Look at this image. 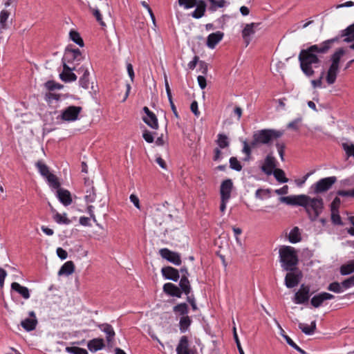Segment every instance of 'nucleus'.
Instances as JSON below:
<instances>
[{"label":"nucleus","mask_w":354,"mask_h":354,"mask_svg":"<svg viewBox=\"0 0 354 354\" xmlns=\"http://www.w3.org/2000/svg\"><path fill=\"white\" fill-rule=\"evenodd\" d=\"M142 137L145 139V140L148 143H152L154 140L153 134L147 130H145L143 132Z\"/></svg>","instance_id":"nucleus-63"},{"label":"nucleus","mask_w":354,"mask_h":354,"mask_svg":"<svg viewBox=\"0 0 354 354\" xmlns=\"http://www.w3.org/2000/svg\"><path fill=\"white\" fill-rule=\"evenodd\" d=\"M87 347L91 352L95 353L104 347V340L102 338H94L88 342Z\"/></svg>","instance_id":"nucleus-25"},{"label":"nucleus","mask_w":354,"mask_h":354,"mask_svg":"<svg viewBox=\"0 0 354 354\" xmlns=\"http://www.w3.org/2000/svg\"><path fill=\"white\" fill-rule=\"evenodd\" d=\"M338 40V37L327 39L319 44L312 45L300 51L299 61L301 68L306 75L311 77L314 75L313 68L320 66L322 55L327 53Z\"/></svg>","instance_id":"nucleus-1"},{"label":"nucleus","mask_w":354,"mask_h":354,"mask_svg":"<svg viewBox=\"0 0 354 354\" xmlns=\"http://www.w3.org/2000/svg\"><path fill=\"white\" fill-rule=\"evenodd\" d=\"M288 240L292 243H296L301 240L300 230L298 227H294L288 234Z\"/></svg>","instance_id":"nucleus-33"},{"label":"nucleus","mask_w":354,"mask_h":354,"mask_svg":"<svg viewBox=\"0 0 354 354\" xmlns=\"http://www.w3.org/2000/svg\"><path fill=\"white\" fill-rule=\"evenodd\" d=\"M84 59V56L78 48L69 49L66 48L62 58L63 64H80V63Z\"/></svg>","instance_id":"nucleus-7"},{"label":"nucleus","mask_w":354,"mask_h":354,"mask_svg":"<svg viewBox=\"0 0 354 354\" xmlns=\"http://www.w3.org/2000/svg\"><path fill=\"white\" fill-rule=\"evenodd\" d=\"M216 144L221 149H224L230 145V142L228 140V138L226 135L219 133L218 135V139L216 140Z\"/></svg>","instance_id":"nucleus-44"},{"label":"nucleus","mask_w":354,"mask_h":354,"mask_svg":"<svg viewBox=\"0 0 354 354\" xmlns=\"http://www.w3.org/2000/svg\"><path fill=\"white\" fill-rule=\"evenodd\" d=\"M164 292L172 297L180 298L182 295L180 289L176 285L171 283H167L163 286Z\"/></svg>","instance_id":"nucleus-23"},{"label":"nucleus","mask_w":354,"mask_h":354,"mask_svg":"<svg viewBox=\"0 0 354 354\" xmlns=\"http://www.w3.org/2000/svg\"><path fill=\"white\" fill-rule=\"evenodd\" d=\"M301 277V272L297 268H295L293 271H289L285 277V284L286 287L292 288L297 286L299 284Z\"/></svg>","instance_id":"nucleus-10"},{"label":"nucleus","mask_w":354,"mask_h":354,"mask_svg":"<svg viewBox=\"0 0 354 354\" xmlns=\"http://www.w3.org/2000/svg\"><path fill=\"white\" fill-rule=\"evenodd\" d=\"M341 204V200L338 197H335L330 204V211H339Z\"/></svg>","instance_id":"nucleus-60"},{"label":"nucleus","mask_w":354,"mask_h":354,"mask_svg":"<svg viewBox=\"0 0 354 354\" xmlns=\"http://www.w3.org/2000/svg\"><path fill=\"white\" fill-rule=\"evenodd\" d=\"M243 147L242 151L247 156V158H245V160H248L251 155V147H250V145L246 141H244L243 142Z\"/></svg>","instance_id":"nucleus-62"},{"label":"nucleus","mask_w":354,"mask_h":354,"mask_svg":"<svg viewBox=\"0 0 354 354\" xmlns=\"http://www.w3.org/2000/svg\"><path fill=\"white\" fill-rule=\"evenodd\" d=\"M260 26L259 23H250L247 24L242 30V37L246 46L249 45L252 40V36L255 34L256 30Z\"/></svg>","instance_id":"nucleus-12"},{"label":"nucleus","mask_w":354,"mask_h":354,"mask_svg":"<svg viewBox=\"0 0 354 354\" xmlns=\"http://www.w3.org/2000/svg\"><path fill=\"white\" fill-rule=\"evenodd\" d=\"M180 6L185 9H189L196 6L192 12L191 16L195 19H200L204 16L206 10V3L203 0H178Z\"/></svg>","instance_id":"nucleus-4"},{"label":"nucleus","mask_w":354,"mask_h":354,"mask_svg":"<svg viewBox=\"0 0 354 354\" xmlns=\"http://www.w3.org/2000/svg\"><path fill=\"white\" fill-rule=\"evenodd\" d=\"M57 197L64 206H68L72 203L71 194L70 192L66 189L61 188L57 189Z\"/></svg>","instance_id":"nucleus-20"},{"label":"nucleus","mask_w":354,"mask_h":354,"mask_svg":"<svg viewBox=\"0 0 354 354\" xmlns=\"http://www.w3.org/2000/svg\"><path fill=\"white\" fill-rule=\"evenodd\" d=\"M310 286L304 284L301 285L298 291L295 294L293 301L297 304H303L308 301L310 294Z\"/></svg>","instance_id":"nucleus-9"},{"label":"nucleus","mask_w":354,"mask_h":354,"mask_svg":"<svg viewBox=\"0 0 354 354\" xmlns=\"http://www.w3.org/2000/svg\"><path fill=\"white\" fill-rule=\"evenodd\" d=\"M277 160L272 153H269L265 158L263 165L261 167V171L270 176L277 169Z\"/></svg>","instance_id":"nucleus-13"},{"label":"nucleus","mask_w":354,"mask_h":354,"mask_svg":"<svg viewBox=\"0 0 354 354\" xmlns=\"http://www.w3.org/2000/svg\"><path fill=\"white\" fill-rule=\"evenodd\" d=\"M10 16V12L6 10H3L0 12V30L7 28L6 21Z\"/></svg>","instance_id":"nucleus-43"},{"label":"nucleus","mask_w":354,"mask_h":354,"mask_svg":"<svg viewBox=\"0 0 354 354\" xmlns=\"http://www.w3.org/2000/svg\"><path fill=\"white\" fill-rule=\"evenodd\" d=\"M304 196V194L283 196L280 198V201L287 205L301 206Z\"/></svg>","instance_id":"nucleus-22"},{"label":"nucleus","mask_w":354,"mask_h":354,"mask_svg":"<svg viewBox=\"0 0 354 354\" xmlns=\"http://www.w3.org/2000/svg\"><path fill=\"white\" fill-rule=\"evenodd\" d=\"M45 100L50 103L53 100H59V95L53 93H48L45 95Z\"/></svg>","instance_id":"nucleus-64"},{"label":"nucleus","mask_w":354,"mask_h":354,"mask_svg":"<svg viewBox=\"0 0 354 354\" xmlns=\"http://www.w3.org/2000/svg\"><path fill=\"white\" fill-rule=\"evenodd\" d=\"M327 289L329 291H331V292H333L335 293H341V292H344V290H345L342 286V282L341 283H339L338 282H333L329 284Z\"/></svg>","instance_id":"nucleus-45"},{"label":"nucleus","mask_w":354,"mask_h":354,"mask_svg":"<svg viewBox=\"0 0 354 354\" xmlns=\"http://www.w3.org/2000/svg\"><path fill=\"white\" fill-rule=\"evenodd\" d=\"M354 272V259L349 261L340 267V273L342 275H348Z\"/></svg>","instance_id":"nucleus-39"},{"label":"nucleus","mask_w":354,"mask_h":354,"mask_svg":"<svg viewBox=\"0 0 354 354\" xmlns=\"http://www.w3.org/2000/svg\"><path fill=\"white\" fill-rule=\"evenodd\" d=\"M143 121L151 128L154 129H158V119L153 113L150 114L149 116L144 117Z\"/></svg>","instance_id":"nucleus-38"},{"label":"nucleus","mask_w":354,"mask_h":354,"mask_svg":"<svg viewBox=\"0 0 354 354\" xmlns=\"http://www.w3.org/2000/svg\"><path fill=\"white\" fill-rule=\"evenodd\" d=\"M36 167L39 170V172L40 174L46 177L48 176L50 173L49 171V169L44 163H43L41 161H38L36 162Z\"/></svg>","instance_id":"nucleus-47"},{"label":"nucleus","mask_w":354,"mask_h":354,"mask_svg":"<svg viewBox=\"0 0 354 354\" xmlns=\"http://www.w3.org/2000/svg\"><path fill=\"white\" fill-rule=\"evenodd\" d=\"M75 66H70L68 64H63V71L59 74L60 79L65 82H74L77 80V75L73 73Z\"/></svg>","instance_id":"nucleus-14"},{"label":"nucleus","mask_w":354,"mask_h":354,"mask_svg":"<svg viewBox=\"0 0 354 354\" xmlns=\"http://www.w3.org/2000/svg\"><path fill=\"white\" fill-rule=\"evenodd\" d=\"M331 212V221L334 225H342L341 216L339 214V211H330Z\"/></svg>","instance_id":"nucleus-53"},{"label":"nucleus","mask_w":354,"mask_h":354,"mask_svg":"<svg viewBox=\"0 0 354 354\" xmlns=\"http://www.w3.org/2000/svg\"><path fill=\"white\" fill-rule=\"evenodd\" d=\"M230 167L231 169L240 171L242 169V165H241L240 162L237 160L235 157H231L230 158Z\"/></svg>","instance_id":"nucleus-52"},{"label":"nucleus","mask_w":354,"mask_h":354,"mask_svg":"<svg viewBox=\"0 0 354 354\" xmlns=\"http://www.w3.org/2000/svg\"><path fill=\"white\" fill-rule=\"evenodd\" d=\"M233 335H234V339L236 342V346H237V348H238V350H239V352L240 354H245L244 353V351L241 347V343H240V341H239V337H238V335H237V333H236V329L235 327H234L233 328Z\"/></svg>","instance_id":"nucleus-58"},{"label":"nucleus","mask_w":354,"mask_h":354,"mask_svg":"<svg viewBox=\"0 0 354 354\" xmlns=\"http://www.w3.org/2000/svg\"><path fill=\"white\" fill-rule=\"evenodd\" d=\"M161 272L162 276L169 280H171L174 281H177L180 277L179 272L177 269L171 267L167 266L164 267L161 270Z\"/></svg>","instance_id":"nucleus-19"},{"label":"nucleus","mask_w":354,"mask_h":354,"mask_svg":"<svg viewBox=\"0 0 354 354\" xmlns=\"http://www.w3.org/2000/svg\"><path fill=\"white\" fill-rule=\"evenodd\" d=\"M192 319L189 316L181 317L179 320V329L181 333H185L189 330L192 324Z\"/></svg>","instance_id":"nucleus-34"},{"label":"nucleus","mask_w":354,"mask_h":354,"mask_svg":"<svg viewBox=\"0 0 354 354\" xmlns=\"http://www.w3.org/2000/svg\"><path fill=\"white\" fill-rule=\"evenodd\" d=\"M173 310L175 313L181 315V317L188 316V306L185 303H181L175 306Z\"/></svg>","instance_id":"nucleus-40"},{"label":"nucleus","mask_w":354,"mask_h":354,"mask_svg":"<svg viewBox=\"0 0 354 354\" xmlns=\"http://www.w3.org/2000/svg\"><path fill=\"white\" fill-rule=\"evenodd\" d=\"M301 120H302L301 118H298L292 120V122L288 123V129H294V130H298L299 129V124L301 122Z\"/></svg>","instance_id":"nucleus-61"},{"label":"nucleus","mask_w":354,"mask_h":354,"mask_svg":"<svg viewBox=\"0 0 354 354\" xmlns=\"http://www.w3.org/2000/svg\"><path fill=\"white\" fill-rule=\"evenodd\" d=\"M100 329L103 331L106 335V338L108 344H110L115 335V331L111 325L109 324H103L99 326Z\"/></svg>","instance_id":"nucleus-27"},{"label":"nucleus","mask_w":354,"mask_h":354,"mask_svg":"<svg viewBox=\"0 0 354 354\" xmlns=\"http://www.w3.org/2000/svg\"><path fill=\"white\" fill-rule=\"evenodd\" d=\"M338 73L339 67L330 66L326 77V82L328 84H333L335 82Z\"/></svg>","instance_id":"nucleus-29"},{"label":"nucleus","mask_w":354,"mask_h":354,"mask_svg":"<svg viewBox=\"0 0 354 354\" xmlns=\"http://www.w3.org/2000/svg\"><path fill=\"white\" fill-rule=\"evenodd\" d=\"M46 178L47 182L50 187H51L53 189H60L59 188V187H60L59 181L57 177L55 174H50L48 176H47L46 177Z\"/></svg>","instance_id":"nucleus-42"},{"label":"nucleus","mask_w":354,"mask_h":354,"mask_svg":"<svg viewBox=\"0 0 354 354\" xmlns=\"http://www.w3.org/2000/svg\"><path fill=\"white\" fill-rule=\"evenodd\" d=\"M78 73H82V76L80 78L79 84L84 89H88L89 86V71L85 66H82L78 70Z\"/></svg>","instance_id":"nucleus-21"},{"label":"nucleus","mask_w":354,"mask_h":354,"mask_svg":"<svg viewBox=\"0 0 354 354\" xmlns=\"http://www.w3.org/2000/svg\"><path fill=\"white\" fill-rule=\"evenodd\" d=\"M82 108L79 106H69L61 111L57 119L64 122H72L79 119Z\"/></svg>","instance_id":"nucleus-6"},{"label":"nucleus","mask_w":354,"mask_h":354,"mask_svg":"<svg viewBox=\"0 0 354 354\" xmlns=\"http://www.w3.org/2000/svg\"><path fill=\"white\" fill-rule=\"evenodd\" d=\"M45 87L48 91H53L55 89H61L63 87V86L58 83H56L53 80H49L45 83Z\"/></svg>","instance_id":"nucleus-56"},{"label":"nucleus","mask_w":354,"mask_h":354,"mask_svg":"<svg viewBox=\"0 0 354 354\" xmlns=\"http://www.w3.org/2000/svg\"><path fill=\"white\" fill-rule=\"evenodd\" d=\"M299 328L306 335H310L314 333L316 330V322L313 321L310 324V326H308L306 324L299 323Z\"/></svg>","instance_id":"nucleus-32"},{"label":"nucleus","mask_w":354,"mask_h":354,"mask_svg":"<svg viewBox=\"0 0 354 354\" xmlns=\"http://www.w3.org/2000/svg\"><path fill=\"white\" fill-rule=\"evenodd\" d=\"M52 212L54 213L53 219L57 223L66 225L71 223V221L67 218L66 214H61L53 209Z\"/></svg>","instance_id":"nucleus-37"},{"label":"nucleus","mask_w":354,"mask_h":354,"mask_svg":"<svg viewBox=\"0 0 354 354\" xmlns=\"http://www.w3.org/2000/svg\"><path fill=\"white\" fill-rule=\"evenodd\" d=\"M276 147L277 149L279 155L282 161L284 160V149H285V144L282 142H278L276 143Z\"/></svg>","instance_id":"nucleus-57"},{"label":"nucleus","mask_w":354,"mask_h":354,"mask_svg":"<svg viewBox=\"0 0 354 354\" xmlns=\"http://www.w3.org/2000/svg\"><path fill=\"white\" fill-rule=\"evenodd\" d=\"M345 51L343 48L337 49L331 57V64L330 66H336L339 68V62L342 57L344 55Z\"/></svg>","instance_id":"nucleus-35"},{"label":"nucleus","mask_w":354,"mask_h":354,"mask_svg":"<svg viewBox=\"0 0 354 354\" xmlns=\"http://www.w3.org/2000/svg\"><path fill=\"white\" fill-rule=\"evenodd\" d=\"M342 36L346 37L344 41L349 43L354 41V24L348 26L342 31ZM351 50H354V42L349 46Z\"/></svg>","instance_id":"nucleus-24"},{"label":"nucleus","mask_w":354,"mask_h":354,"mask_svg":"<svg viewBox=\"0 0 354 354\" xmlns=\"http://www.w3.org/2000/svg\"><path fill=\"white\" fill-rule=\"evenodd\" d=\"M272 174L274 175L276 180L279 183H283L288 181V179L286 177L285 172L281 169H275Z\"/></svg>","instance_id":"nucleus-41"},{"label":"nucleus","mask_w":354,"mask_h":354,"mask_svg":"<svg viewBox=\"0 0 354 354\" xmlns=\"http://www.w3.org/2000/svg\"><path fill=\"white\" fill-rule=\"evenodd\" d=\"M10 292H15L19 295L24 299L27 300L30 297V290L17 282H12L10 286Z\"/></svg>","instance_id":"nucleus-16"},{"label":"nucleus","mask_w":354,"mask_h":354,"mask_svg":"<svg viewBox=\"0 0 354 354\" xmlns=\"http://www.w3.org/2000/svg\"><path fill=\"white\" fill-rule=\"evenodd\" d=\"M281 268L286 271H293L299 263L297 252L295 248L282 245L279 250Z\"/></svg>","instance_id":"nucleus-2"},{"label":"nucleus","mask_w":354,"mask_h":354,"mask_svg":"<svg viewBox=\"0 0 354 354\" xmlns=\"http://www.w3.org/2000/svg\"><path fill=\"white\" fill-rule=\"evenodd\" d=\"M211 4V9L216 10L218 8H222L229 4L225 0H208Z\"/></svg>","instance_id":"nucleus-46"},{"label":"nucleus","mask_w":354,"mask_h":354,"mask_svg":"<svg viewBox=\"0 0 354 354\" xmlns=\"http://www.w3.org/2000/svg\"><path fill=\"white\" fill-rule=\"evenodd\" d=\"M337 181L335 176L324 178L313 184L311 187L314 194H319L328 191Z\"/></svg>","instance_id":"nucleus-8"},{"label":"nucleus","mask_w":354,"mask_h":354,"mask_svg":"<svg viewBox=\"0 0 354 354\" xmlns=\"http://www.w3.org/2000/svg\"><path fill=\"white\" fill-rule=\"evenodd\" d=\"M342 147L344 151L346 152L347 157L352 156L354 158V144L344 142L342 144Z\"/></svg>","instance_id":"nucleus-50"},{"label":"nucleus","mask_w":354,"mask_h":354,"mask_svg":"<svg viewBox=\"0 0 354 354\" xmlns=\"http://www.w3.org/2000/svg\"><path fill=\"white\" fill-rule=\"evenodd\" d=\"M37 324V319H30L26 318L24 320L21 321V326L25 329L26 331H32L35 329Z\"/></svg>","instance_id":"nucleus-31"},{"label":"nucleus","mask_w":354,"mask_h":354,"mask_svg":"<svg viewBox=\"0 0 354 354\" xmlns=\"http://www.w3.org/2000/svg\"><path fill=\"white\" fill-rule=\"evenodd\" d=\"M342 286L346 290L354 286V275L342 281Z\"/></svg>","instance_id":"nucleus-59"},{"label":"nucleus","mask_w":354,"mask_h":354,"mask_svg":"<svg viewBox=\"0 0 354 354\" xmlns=\"http://www.w3.org/2000/svg\"><path fill=\"white\" fill-rule=\"evenodd\" d=\"M164 77H165V90H166L167 95V97H168L170 106H171V109L172 112H173L174 115H175V117L176 118H178L179 115L177 112L176 107V106L173 102V100H172L171 92L170 86H169V82L167 80V77L166 75H165Z\"/></svg>","instance_id":"nucleus-26"},{"label":"nucleus","mask_w":354,"mask_h":354,"mask_svg":"<svg viewBox=\"0 0 354 354\" xmlns=\"http://www.w3.org/2000/svg\"><path fill=\"white\" fill-rule=\"evenodd\" d=\"M301 207L305 209L308 218L315 221L323 212L324 201L321 197L312 198L304 194Z\"/></svg>","instance_id":"nucleus-3"},{"label":"nucleus","mask_w":354,"mask_h":354,"mask_svg":"<svg viewBox=\"0 0 354 354\" xmlns=\"http://www.w3.org/2000/svg\"><path fill=\"white\" fill-rule=\"evenodd\" d=\"M69 36L71 39L73 41L75 44H77L81 47L84 46L83 39L81 38L80 34L77 32L75 30H71L69 32Z\"/></svg>","instance_id":"nucleus-48"},{"label":"nucleus","mask_w":354,"mask_h":354,"mask_svg":"<svg viewBox=\"0 0 354 354\" xmlns=\"http://www.w3.org/2000/svg\"><path fill=\"white\" fill-rule=\"evenodd\" d=\"M65 351L71 354H88L86 349L77 346H67Z\"/></svg>","instance_id":"nucleus-49"},{"label":"nucleus","mask_w":354,"mask_h":354,"mask_svg":"<svg viewBox=\"0 0 354 354\" xmlns=\"http://www.w3.org/2000/svg\"><path fill=\"white\" fill-rule=\"evenodd\" d=\"M75 271V264L72 261H66L58 272L59 275H71Z\"/></svg>","instance_id":"nucleus-28"},{"label":"nucleus","mask_w":354,"mask_h":354,"mask_svg":"<svg viewBox=\"0 0 354 354\" xmlns=\"http://www.w3.org/2000/svg\"><path fill=\"white\" fill-rule=\"evenodd\" d=\"M159 254L162 259L176 266L181 264L180 255L178 252L171 251L168 248H162L159 250Z\"/></svg>","instance_id":"nucleus-11"},{"label":"nucleus","mask_w":354,"mask_h":354,"mask_svg":"<svg viewBox=\"0 0 354 354\" xmlns=\"http://www.w3.org/2000/svg\"><path fill=\"white\" fill-rule=\"evenodd\" d=\"M256 141L260 142L261 145H268L273 139H277L283 135V131L275 129H261L254 132Z\"/></svg>","instance_id":"nucleus-5"},{"label":"nucleus","mask_w":354,"mask_h":354,"mask_svg":"<svg viewBox=\"0 0 354 354\" xmlns=\"http://www.w3.org/2000/svg\"><path fill=\"white\" fill-rule=\"evenodd\" d=\"M89 9L92 12L93 16L95 17L96 20L99 22V24L102 26H105L106 24L102 20V17L100 10L97 8H93L91 7H90Z\"/></svg>","instance_id":"nucleus-54"},{"label":"nucleus","mask_w":354,"mask_h":354,"mask_svg":"<svg viewBox=\"0 0 354 354\" xmlns=\"http://www.w3.org/2000/svg\"><path fill=\"white\" fill-rule=\"evenodd\" d=\"M224 33L221 31H216L211 33L207 38L206 44L209 48H214L217 44H218L223 38Z\"/></svg>","instance_id":"nucleus-18"},{"label":"nucleus","mask_w":354,"mask_h":354,"mask_svg":"<svg viewBox=\"0 0 354 354\" xmlns=\"http://www.w3.org/2000/svg\"><path fill=\"white\" fill-rule=\"evenodd\" d=\"M95 198L96 194L95 192V189L94 187H92L86 192L84 198L86 203H93L95 200Z\"/></svg>","instance_id":"nucleus-51"},{"label":"nucleus","mask_w":354,"mask_h":354,"mask_svg":"<svg viewBox=\"0 0 354 354\" xmlns=\"http://www.w3.org/2000/svg\"><path fill=\"white\" fill-rule=\"evenodd\" d=\"M177 354H188V339L186 336L181 337L176 347Z\"/></svg>","instance_id":"nucleus-30"},{"label":"nucleus","mask_w":354,"mask_h":354,"mask_svg":"<svg viewBox=\"0 0 354 354\" xmlns=\"http://www.w3.org/2000/svg\"><path fill=\"white\" fill-rule=\"evenodd\" d=\"M334 297L333 295L323 292L313 296L310 300V303L315 308H319L324 301L333 299Z\"/></svg>","instance_id":"nucleus-17"},{"label":"nucleus","mask_w":354,"mask_h":354,"mask_svg":"<svg viewBox=\"0 0 354 354\" xmlns=\"http://www.w3.org/2000/svg\"><path fill=\"white\" fill-rule=\"evenodd\" d=\"M179 286L181 292H183L187 295L190 293L192 288L188 277H186V276H181Z\"/></svg>","instance_id":"nucleus-36"},{"label":"nucleus","mask_w":354,"mask_h":354,"mask_svg":"<svg viewBox=\"0 0 354 354\" xmlns=\"http://www.w3.org/2000/svg\"><path fill=\"white\" fill-rule=\"evenodd\" d=\"M232 189L233 183L231 179L223 180L220 188L221 198H224L225 201H229L231 197Z\"/></svg>","instance_id":"nucleus-15"},{"label":"nucleus","mask_w":354,"mask_h":354,"mask_svg":"<svg viewBox=\"0 0 354 354\" xmlns=\"http://www.w3.org/2000/svg\"><path fill=\"white\" fill-rule=\"evenodd\" d=\"M270 192L269 189H258L255 192L256 198L263 200L270 196Z\"/></svg>","instance_id":"nucleus-55"}]
</instances>
